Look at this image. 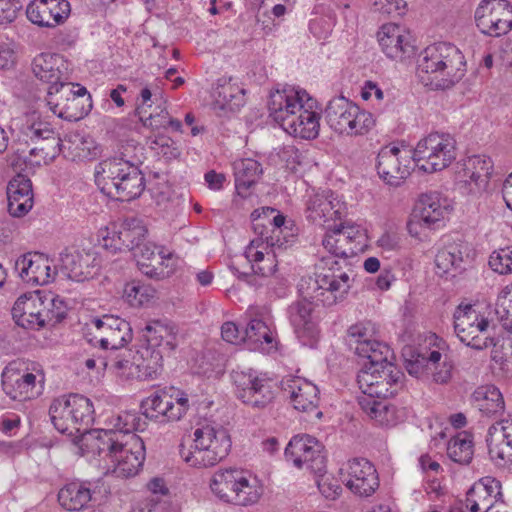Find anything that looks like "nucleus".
I'll list each match as a JSON object with an SVG mask.
<instances>
[{
	"label": "nucleus",
	"mask_w": 512,
	"mask_h": 512,
	"mask_svg": "<svg viewBox=\"0 0 512 512\" xmlns=\"http://www.w3.org/2000/svg\"><path fill=\"white\" fill-rule=\"evenodd\" d=\"M54 427L66 434L87 453L100 457L106 473L119 478L138 474L146 457L143 440L133 430L142 429L145 421L137 413L121 412L111 417L109 429L91 430L94 406L80 394L55 398L49 407Z\"/></svg>",
	"instance_id": "1"
},
{
	"label": "nucleus",
	"mask_w": 512,
	"mask_h": 512,
	"mask_svg": "<svg viewBox=\"0 0 512 512\" xmlns=\"http://www.w3.org/2000/svg\"><path fill=\"white\" fill-rule=\"evenodd\" d=\"M351 287L350 275L346 272L316 273L314 277L302 279L300 291L306 296L289 305L287 314L294 333L303 346L315 348L319 342L320 330L312 316L313 305L307 297L323 306H333L343 301Z\"/></svg>",
	"instance_id": "2"
},
{
	"label": "nucleus",
	"mask_w": 512,
	"mask_h": 512,
	"mask_svg": "<svg viewBox=\"0 0 512 512\" xmlns=\"http://www.w3.org/2000/svg\"><path fill=\"white\" fill-rule=\"evenodd\" d=\"M144 343L133 355L132 360L116 357L111 368L122 378L153 379L163 366V359L177 347V333L173 326L154 321L143 330Z\"/></svg>",
	"instance_id": "3"
},
{
	"label": "nucleus",
	"mask_w": 512,
	"mask_h": 512,
	"mask_svg": "<svg viewBox=\"0 0 512 512\" xmlns=\"http://www.w3.org/2000/svg\"><path fill=\"white\" fill-rule=\"evenodd\" d=\"M22 133L29 141L37 144L30 150V154L41 156L44 162L54 160L64 150L68 151L66 157L74 161L92 159L98 154L94 141L79 133L70 134L62 141L51 123L37 111L26 114Z\"/></svg>",
	"instance_id": "4"
},
{
	"label": "nucleus",
	"mask_w": 512,
	"mask_h": 512,
	"mask_svg": "<svg viewBox=\"0 0 512 512\" xmlns=\"http://www.w3.org/2000/svg\"><path fill=\"white\" fill-rule=\"evenodd\" d=\"M421 81L435 89H448L466 73L462 52L453 44L438 42L426 47L418 59Z\"/></svg>",
	"instance_id": "5"
},
{
	"label": "nucleus",
	"mask_w": 512,
	"mask_h": 512,
	"mask_svg": "<svg viewBox=\"0 0 512 512\" xmlns=\"http://www.w3.org/2000/svg\"><path fill=\"white\" fill-rule=\"evenodd\" d=\"M231 449L230 436L222 427H198L193 432V445H180V456L190 467L208 468L222 461Z\"/></svg>",
	"instance_id": "6"
},
{
	"label": "nucleus",
	"mask_w": 512,
	"mask_h": 512,
	"mask_svg": "<svg viewBox=\"0 0 512 512\" xmlns=\"http://www.w3.org/2000/svg\"><path fill=\"white\" fill-rule=\"evenodd\" d=\"M456 159V141L448 133L433 132L421 138L413 150L412 160L426 172L442 171Z\"/></svg>",
	"instance_id": "7"
},
{
	"label": "nucleus",
	"mask_w": 512,
	"mask_h": 512,
	"mask_svg": "<svg viewBox=\"0 0 512 512\" xmlns=\"http://www.w3.org/2000/svg\"><path fill=\"white\" fill-rule=\"evenodd\" d=\"M324 117L332 130L349 136L364 135L374 126L371 113L343 96L328 102Z\"/></svg>",
	"instance_id": "8"
},
{
	"label": "nucleus",
	"mask_w": 512,
	"mask_h": 512,
	"mask_svg": "<svg viewBox=\"0 0 512 512\" xmlns=\"http://www.w3.org/2000/svg\"><path fill=\"white\" fill-rule=\"evenodd\" d=\"M64 60L58 54L41 53L36 56L32 62V71L34 75L42 82L48 83V98L47 105L53 114L59 118L74 121L79 118L76 113H70L68 106H61L58 98H55L65 87L64 73Z\"/></svg>",
	"instance_id": "9"
},
{
	"label": "nucleus",
	"mask_w": 512,
	"mask_h": 512,
	"mask_svg": "<svg viewBox=\"0 0 512 512\" xmlns=\"http://www.w3.org/2000/svg\"><path fill=\"white\" fill-rule=\"evenodd\" d=\"M141 408L144 418L138 412L137 414L145 421V426L136 431H143L146 428L147 419L161 423L179 421L189 409V400L187 395L179 390H172V393L158 390L142 401ZM134 432L135 430L132 434H135Z\"/></svg>",
	"instance_id": "10"
},
{
	"label": "nucleus",
	"mask_w": 512,
	"mask_h": 512,
	"mask_svg": "<svg viewBox=\"0 0 512 512\" xmlns=\"http://www.w3.org/2000/svg\"><path fill=\"white\" fill-rule=\"evenodd\" d=\"M231 379L236 387L235 394L244 404L253 408L263 409L275 398L276 385L268 377L258 375L249 369L233 370Z\"/></svg>",
	"instance_id": "11"
},
{
	"label": "nucleus",
	"mask_w": 512,
	"mask_h": 512,
	"mask_svg": "<svg viewBox=\"0 0 512 512\" xmlns=\"http://www.w3.org/2000/svg\"><path fill=\"white\" fill-rule=\"evenodd\" d=\"M489 321L472 306L458 307L454 313V330L460 341L467 346L482 350L495 346L496 342L488 334Z\"/></svg>",
	"instance_id": "12"
},
{
	"label": "nucleus",
	"mask_w": 512,
	"mask_h": 512,
	"mask_svg": "<svg viewBox=\"0 0 512 512\" xmlns=\"http://www.w3.org/2000/svg\"><path fill=\"white\" fill-rule=\"evenodd\" d=\"M143 148L133 143H126L118 156H114L100 162L95 171V182L101 192L110 185L116 186L117 182H123L128 172L133 168H139L142 162Z\"/></svg>",
	"instance_id": "13"
},
{
	"label": "nucleus",
	"mask_w": 512,
	"mask_h": 512,
	"mask_svg": "<svg viewBox=\"0 0 512 512\" xmlns=\"http://www.w3.org/2000/svg\"><path fill=\"white\" fill-rule=\"evenodd\" d=\"M366 235L358 226L349 222L329 225L323 239V247L335 257L350 258L363 252Z\"/></svg>",
	"instance_id": "14"
},
{
	"label": "nucleus",
	"mask_w": 512,
	"mask_h": 512,
	"mask_svg": "<svg viewBox=\"0 0 512 512\" xmlns=\"http://www.w3.org/2000/svg\"><path fill=\"white\" fill-rule=\"evenodd\" d=\"M404 374L394 364L382 368L362 369L357 375V383L362 393L388 398L396 395L403 387Z\"/></svg>",
	"instance_id": "15"
},
{
	"label": "nucleus",
	"mask_w": 512,
	"mask_h": 512,
	"mask_svg": "<svg viewBox=\"0 0 512 512\" xmlns=\"http://www.w3.org/2000/svg\"><path fill=\"white\" fill-rule=\"evenodd\" d=\"M285 457L295 467H305L314 474H322L326 471V458L323 454V446L312 436H294L285 449Z\"/></svg>",
	"instance_id": "16"
},
{
	"label": "nucleus",
	"mask_w": 512,
	"mask_h": 512,
	"mask_svg": "<svg viewBox=\"0 0 512 512\" xmlns=\"http://www.w3.org/2000/svg\"><path fill=\"white\" fill-rule=\"evenodd\" d=\"M479 30L499 37L512 29V5L507 0H483L475 11Z\"/></svg>",
	"instance_id": "17"
},
{
	"label": "nucleus",
	"mask_w": 512,
	"mask_h": 512,
	"mask_svg": "<svg viewBox=\"0 0 512 512\" xmlns=\"http://www.w3.org/2000/svg\"><path fill=\"white\" fill-rule=\"evenodd\" d=\"M448 206L447 199L436 191L422 194L407 225L410 235L418 236V227L435 229L448 213Z\"/></svg>",
	"instance_id": "18"
},
{
	"label": "nucleus",
	"mask_w": 512,
	"mask_h": 512,
	"mask_svg": "<svg viewBox=\"0 0 512 512\" xmlns=\"http://www.w3.org/2000/svg\"><path fill=\"white\" fill-rule=\"evenodd\" d=\"M96 334L88 341L99 344L104 350H118L132 340V328L126 320L114 316L104 315L91 320Z\"/></svg>",
	"instance_id": "19"
},
{
	"label": "nucleus",
	"mask_w": 512,
	"mask_h": 512,
	"mask_svg": "<svg viewBox=\"0 0 512 512\" xmlns=\"http://www.w3.org/2000/svg\"><path fill=\"white\" fill-rule=\"evenodd\" d=\"M410 152L397 146H385L377 155V174L387 185L399 186L410 175Z\"/></svg>",
	"instance_id": "20"
},
{
	"label": "nucleus",
	"mask_w": 512,
	"mask_h": 512,
	"mask_svg": "<svg viewBox=\"0 0 512 512\" xmlns=\"http://www.w3.org/2000/svg\"><path fill=\"white\" fill-rule=\"evenodd\" d=\"M306 102H313L306 91L285 88L272 92L268 101L269 116L285 130L292 117Z\"/></svg>",
	"instance_id": "21"
},
{
	"label": "nucleus",
	"mask_w": 512,
	"mask_h": 512,
	"mask_svg": "<svg viewBox=\"0 0 512 512\" xmlns=\"http://www.w3.org/2000/svg\"><path fill=\"white\" fill-rule=\"evenodd\" d=\"M345 471L347 488L360 497H369L379 487V477L374 465L365 458L348 461Z\"/></svg>",
	"instance_id": "22"
},
{
	"label": "nucleus",
	"mask_w": 512,
	"mask_h": 512,
	"mask_svg": "<svg viewBox=\"0 0 512 512\" xmlns=\"http://www.w3.org/2000/svg\"><path fill=\"white\" fill-rule=\"evenodd\" d=\"M148 230L141 219L136 217L126 218L119 226L118 229H113L109 232L106 229V234L103 235V247L110 249L112 252L120 251L124 248L134 250L144 240Z\"/></svg>",
	"instance_id": "23"
},
{
	"label": "nucleus",
	"mask_w": 512,
	"mask_h": 512,
	"mask_svg": "<svg viewBox=\"0 0 512 512\" xmlns=\"http://www.w3.org/2000/svg\"><path fill=\"white\" fill-rule=\"evenodd\" d=\"M493 163L486 155H473L463 162L458 172L461 188L468 193L479 194L486 190L492 173Z\"/></svg>",
	"instance_id": "24"
},
{
	"label": "nucleus",
	"mask_w": 512,
	"mask_h": 512,
	"mask_svg": "<svg viewBox=\"0 0 512 512\" xmlns=\"http://www.w3.org/2000/svg\"><path fill=\"white\" fill-rule=\"evenodd\" d=\"M37 375L20 371L15 363H10L2 372V388L12 400L25 401L35 398L41 393V386L37 388Z\"/></svg>",
	"instance_id": "25"
},
{
	"label": "nucleus",
	"mask_w": 512,
	"mask_h": 512,
	"mask_svg": "<svg viewBox=\"0 0 512 512\" xmlns=\"http://www.w3.org/2000/svg\"><path fill=\"white\" fill-rule=\"evenodd\" d=\"M70 12L68 0H33L26 8L27 18L33 24L48 28L64 23Z\"/></svg>",
	"instance_id": "26"
},
{
	"label": "nucleus",
	"mask_w": 512,
	"mask_h": 512,
	"mask_svg": "<svg viewBox=\"0 0 512 512\" xmlns=\"http://www.w3.org/2000/svg\"><path fill=\"white\" fill-rule=\"evenodd\" d=\"M489 456L500 467L512 463V419L491 425L486 438Z\"/></svg>",
	"instance_id": "27"
},
{
	"label": "nucleus",
	"mask_w": 512,
	"mask_h": 512,
	"mask_svg": "<svg viewBox=\"0 0 512 512\" xmlns=\"http://www.w3.org/2000/svg\"><path fill=\"white\" fill-rule=\"evenodd\" d=\"M59 262L60 271L73 281L83 282L97 272L95 255L85 250L65 249L60 253Z\"/></svg>",
	"instance_id": "28"
},
{
	"label": "nucleus",
	"mask_w": 512,
	"mask_h": 512,
	"mask_svg": "<svg viewBox=\"0 0 512 512\" xmlns=\"http://www.w3.org/2000/svg\"><path fill=\"white\" fill-rule=\"evenodd\" d=\"M16 268L23 281L34 286H43L54 280L56 272L52 270L49 259L41 253H28L16 261Z\"/></svg>",
	"instance_id": "29"
},
{
	"label": "nucleus",
	"mask_w": 512,
	"mask_h": 512,
	"mask_svg": "<svg viewBox=\"0 0 512 512\" xmlns=\"http://www.w3.org/2000/svg\"><path fill=\"white\" fill-rule=\"evenodd\" d=\"M134 250L138 268L144 275L157 280L171 275L170 270L164 269L165 261L171 260V253L164 254L163 248H158L150 242H142Z\"/></svg>",
	"instance_id": "30"
},
{
	"label": "nucleus",
	"mask_w": 512,
	"mask_h": 512,
	"mask_svg": "<svg viewBox=\"0 0 512 512\" xmlns=\"http://www.w3.org/2000/svg\"><path fill=\"white\" fill-rule=\"evenodd\" d=\"M469 246L464 241L448 243L435 256L436 273L441 277H454L465 270Z\"/></svg>",
	"instance_id": "31"
},
{
	"label": "nucleus",
	"mask_w": 512,
	"mask_h": 512,
	"mask_svg": "<svg viewBox=\"0 0 512 512\" xmlns=\"http://www.w3.org/2000/svg\"><path fill=\"white\" fill-rule=\"evenodd\" d=\"M7 199V208L11 216H25L34 205L31 180L22 174L13 177L7 186Z\"/></svg>",
	"instance_id": "32"
},
{
	"label": "nucleus",
	"mask_w": 512,
	"mask_h": 512,
	"mask_svg": "<svg viewBox=\"0 0 512 512\" xmlns=\"http://www.w3.org/2000/svg\"><path fill=\"white\" fill-rule=\"evenodd\" d=\"M282 386L283 392L288 395L294 409L310 412L317 408L319 390L312 382L295 377L284 380Z\"/></svg>",
	"instance_id": "33"
},
{
	"label": "nucleus",
	"mask_w": 512,
	"mask_h": 512,
	"mask_svg": "<svg viewBox=\"0 0 512 512\" xmlns=\"http://www.w3.org/2000/svg\"><path fill=\"white\" fill-rule=\"evenodd\" d=\"M42 296L39 292L20 296L14 303L11 313L16 325L26 330H40L43 328L41 322Z\"/></svg>",
	"instance_id": "34"
},
{
	"label": "nucleus",
	"mask_w": 512,
	"mask_h": 512,
	"mask_svg": "<svg viewBox=\"0 0 512 512\" xmlns=\"http://www.w3.org/2000/svg\"><path fill=\"white\" fill-rule=\"evenodd\" d=\"M378 42L382 51L391 59L402 60L413 52L409 37L396 24H384L378 32Z\"/></svg>",
	"instance_id": "35"
},
{
	"label": "nucleus",
	"mask_w": 512,
	"mask_h": 512,
	"mask_svg": "<svg viewBox=\"0 0 512 512\" xmlns=\"http://www.w3.org/2000/svg\"><path fill=\"white\" fill-rule=\"evenodd\" d=\"M244 475L245 471L237 468L219 469L210 480V489L219 500L235 505Z\"/></svg>",
	"instance_id": "36"
},
{
	"label": "nucleus",
	"mask_w": 512,
	"mask_h": 512,
	"mask_svg": "<svg viewBox=\"0 0 512 512\" xmlns=\"http://www.w3.org/2000/svg\"><path fill=\"white\" fill-rule=\"evenodd\" d=\"M95 483L71 482L58 492L59 504L68 511H80L88 507L95 494Z\"/></svg>",
	"instance_id": "37"
},
{
	"label": "nucleus",
	"mask_w": 512,
	"mask_h": 512,
	"mask_svg": "<svg viewBox=\"0 0 512 512\" xmlns=\"http://www.w3.org/2000/svg\"><path fill=\"white\" fill-rule=\"evenodd\" d=\"M259 240H251L245 249V259L250 263V268L254 274L261 276L262 279H269L276 272L278 262L275 249L277 247L266 246L258 250Z\"/></svg>",
	"instance_id": "38"
},
{
	"label": "nucleus",
	"mask_w": 512,
	"mask_h": 512,
	"mask_svg": "<svg viewBox=\"0 0 512 512\" xmlns=\"http://www.w3.org/2000/svg\"><path fill=\"white\" fill-rule=\"evenodd\" d=\"M361 410L379 425H395L399 419V411L386 398L363 394L358 397Z\"/></svg>",
	"instance_id": "39"
},
{
	"label": "nucleus",
	"mask_w": 512,
	"mask_h": 512,
	"mask_svg": "<svg viewBox=\"0 0 512 512\" xmlns=\"http://www.w3.org/2000/svg\"><path fill=\"white\" fill-rule=\"evenodd\" d=\"M312 108L313 103L306 102L295 116H291V123L284 131L294 137L307 140L315 139L319 134L320 117Z\"/></svg>",
	"instance_id": "40"
},
{
	"label": "nucleus",
	"mask_w": 512,
	"mask_h": 512,
	"mask_svg": "<svg viewBox=\"0 0 512 512\" xmlns=\"http://www.w3.org/2000/svg\"><path fill=\"white\" fill-rule=\"evenodd\" d=\"M244 89L240 88L231 78L218 79L214 89V108L234 112L244 104Z\"/></svg>",
	"instance_id": "41"
},
{
	"label": "nucleus",
	"mask_w": 512,
	"mask_h": 512,
	"mask_svg": "<svg viewBox=\"0 0 512 512\" xmlns=\"http://www.w3.org/2000/svg\"><path fill=\"white\" fill-rule=\"evenodd\" d=\"M145 189V177L139 168H133L128 172L125 181L117 182L116 186L105 187L104 193L108 197L118 201H131L138 198Z\"/></svg>",
	"instance_id": "42"
},
{
	"label": "nucleus",
	"mask_w": 512,
	"mask_h": 512,
	"mask_svg": "<svg viewBox=\"0 0 512 512\" xmlns=\"http://www.w3.org/2000/svg\"><path fill=\"white\" fill-rule=\"evenodd\" d=\"M473 400L479 411L487 417H498L504 413L502 393L494 385L478 387L473 393Z\"/></svg>",
	"instance_id": "43"
},
{
	"label": "nucleus",
	"mask_w": 512,
	"mask_h": 512,
	"mask_svg": "<svg viewBox=\"0 0 512 512\" xmlns=\"http://www.w3.org/2000/svg\"><path fill=\"white\" fill-rule=\"evenodd\" d=\"M261 173V165L254 159L247 158L236 161L234 176L237 193L246 197L249 188L257 182Z\"/></svg>",
	"instance_id": "44"
},
{
	"label": "nucleus",
	"mask_w": 512,
	"mask_h": 512,
	"mask_svg": "<svg viewBox=\"0 0 512 512\" xmlns=\"http://www.w3.org/2000/svg\"><path fill=\"white\" fill-rule=\"evenodd\" d=\"M273 335L266 323L260 319H252L245 328V343L250 350L269 352L273 346Z\"/></svg>",
	"instance_id": "45"
},
{
	"label": "nucleus",
	"mask_w": 512,
	"mask_h": 512,
	"mask_svg": "<svg viewBox=\"0 0 512 512\" xmlns=\"http://www.w3.org/2000/svg\"><path fill=\"white\" fill-rule=\"evenodd\" d=\"M355 353L369 360V365L364 369L382 368L386 364H393L389 359L392 358V351L388 345L373 340L370 343H363L354 347Z\"/></svg>",
	"instance_id": "46"
},
{
	"label": "nucleus",
	"mask_w": 512,
	"mask_h": 512,
	"mask_svg": "<svg viewBox=\"0 0 512 512\" xmlns=\"http://www.w3.org/2000/svg\"><path fill=\"white\" fill-rule=\"evenodd\" d=\"M493 492L491 485L475 483L467 492L466 507L470 512H489L495 503Z\"/></svg>",
	"instance_id": "47"
},
{
	"label": "nucleus",
	"mask_w": 512,
	"mask_h": 512,
	"mask_svg": "<svg viewBox=\"0 0 512 512\" xmlns=\"http://www.w3.org/2000/svg\"><path fill=\"white\" fill-rule=\"evenodd\" d=\"M472 436L463 431L450 439L447 445L449 458L459 464H469L473 458Z\"/></svg>",
	"instance_id": "48"
},
{
	"label": "nucleus",
	"mask_w": 512,
	"mask_h": 512,
	"mask_svg": "<svg viewBox=\"0 0 512 512\" xmlns=\"http://www.w3.org/2000/svg\"><path fill=\"white\" fill-rule=\"evenodd\" d=\"M42 324L43 328L47 325L54 326L61 322L67 314V307L63 300L52 295L42 296Z\"/></svg>",
	"instance_id": "49"
},
{
	"label": "nucleus",
	"mask_w": 512,
	"mask_h": 512,
	"mask_svg": "<svg viewBox=\"0 0 512 512\" xmlns=\"http://www.w3.org/2000/svg\"><path fill=\"white\" fill-rule=\"evenodd\" d=\"M263 493L262 486L257 478L245 472L236 498L237 506H249L258 502Z\"/></svg>",
	"instance_id": "50"
},
{
	"label": "nucleus",
	"mask_w": 512,
	"mask_h": 512,
	"mask_svg": "<svg viewBox=\"0 0 512 512\" xmlns=\"http://www.w3.org/2000/svg\"><path fill=\"white\" fill-rule=\"evenodd\" d=\"M276 212L271 207L256 209L251 214L252 228L257 235L253 240H259V248L266 246L265 236H271L270 216Z\"/></svg>",
	"instance_id": "51"
},
{
	"label": "nucleus",
	"mask_w": 512,
	"mask_h": 512,
	"mask_svg": "<svg viewBox=\"0 0 512 512\" xmlns=\"http://www.w3.org/2000/svg\"><path fill=\"white\" fill-rule=\"evenodd\" d=\"M135 113L144 127L150 128L153 131L167 128L169 113L165 108L157 106L154 111L149 112L148 110H143V107H136Z\"/></svg>",
	"instance_id": "52"
},
{
	"label": "nucleus",
	"mask_w": 512,
	"mask_h": 512,
	"mask_svg": "<svg viewBox=\"0 0 512 512\" xmlns=\"http://www.w3.org/2000/svg\"><path fill=\"white\" fill-rule=\"evenodd\" d=\"M332 191H323L311 196L307 201L306 218L314 224H323V210L328 207Z\"/></svg>",
	"instance_id": "53"
},
{
	"label": "nucleus",
	"mask_w": 512,
	"mask_h": 512,
	"mask_svg": "<svg viewBox=\"0 0 512 512\" xmlns=\"http://www.w3.org/2000/svg\"><path fill=\"white\" fill-rule=\"evenodd\" d=\"M285 220V216L279 213L277 210L270 216L269 225L271 228V236H265L266 249L269 246L281 249L287 242L286 237L282 236L284 230L287 229V227L284 226Z\"/></svg>",
	"instance_id": "54"
},
{
	"label": "nucleus",
	"mask_w": 512,
	"mask_h": 512,
	"mask_svg": "<svg viewBox=\"0 0 512 512\" xmlns=\"http://www.w3.org/2000/svg\"><path fill=\"white\" fill-rule=\"evenodd\" d=\"M489 266L501 275L512 273V245L494 251L489 257Z\"/></svg>",
	"instance_id": "55"
},
{
	"label": "nucleus",
	"mask_w": 512,
	"mask_h": 512,
	"mask_svg": "<svg viewBox=\"0 0 512 512\" xmlns=\"http://www.w3.org/2000/svg\"><path fill=\"white\" fill-rule=\"evenodd\" d=\"M153 290L140 282H130L124 288V296L133 306H141L153 297Z\"/></svg>",
	"instance_id": "56"
},
{
	"label": "nucleus",
	"mask_w": 512,
	"mask_h": 512,
	"mask_svg": "<svg viewBox=\"0 0 512 512\" xmlns=\"http://www.w3.org/2000/svg\"><path fill=\"white\" fill-rule=\"evenodd\" d=\"M150 147L168 159H176L181 155L178 144L164 134H158L150 140Z\"/></svg>",
	"instance_id": "57"
},
{
	"label": "nucleus",
	"mask_w": 512,
	"mask_h": 512,
	"mask_svg": "<svg viewBox=\"0 0 512 512\" xmlns=\"http://www.w3.org/2000/svg\"><path fill=\"white\" fill-rule=\"evenodd\" d=\"M374 330L370 323H357L348 329L349 345L352 349L363 343L372 342Z\"/></svg>",
	"instance_id": "58"
},
{
	"label": "nucleus",
	"mask_w": 512,
	"mask_h": 512,
	"mask_svg": "<svg viewBox=\"0 0 512 512\" xmlns=\"http://www.w3.org/2000/svg\"><path fill=\"white\" fill-rule=\"evenodd\" d=\"M345 212V205L334 195L328 201V207L323 210V224H319L328 231L329 225L339 224Z\"/></svg>",
	"instance_id": "59"
},
{
	"label": "nucleus",
	"mask_w": 512,
	"mask_h": 512,
	"mask_svg": "<svg viewBox=\"0 0 512 512\" xmlns=\"http://www.w3.org/2000/svg\"><path fill=\"white\" fill-rule=\"evenodd\" d=\"M345 212V205L334 195L328 201V207L323 210V224H319L328 231L329 225L339 224Z\"/></svg>",
	"instance_id": "60"
},
{
	"label": "nucleus",
	"mask_w": 512,
	"mask_h": 512,
	"mask_svg": "<svg viewBox=\"0 0 512 512\" xmlns=\"http://www.w3.org/2000/svg\"><path fill=\"white\" fill-rule=\"evenodd\" d=\"M317 475L320 477V479L317 480L318 489L324 497L327 499H335L340 495L342 488L337 480L325 476L324 473Z\"/></svg>",
	"instance_id": "61"
},
{
	"label": "nucleus",
	"mask_w": 512,
	"mask_h": 512,
	"mask_svg": "<svg viewBox=\"0 0 512 512\" xmlns=\"http://www.w3.org/2000/svg\"><path fill=\"white\" fill-rule=\"evenodd\" d=\"M433 380L439 384H446L452 377L453 363L447 354H444V359L440 365L433 367Z\"/></svg>",
	"instance_id": "62"
},
{
	"label": "nucleus",
	"mask_w": 512,
	"mask_h": 512,
	"mask_svg": "<svg viewBox=\"0 0 512 512\" xmlns=\"http://www.w3.org/2000/svg\"><path fill=\"white\" fill-rule=\"evenodd\" d=\"M87 93L86 88L80 87L76 92L72 91V89L69 87V84L65 83V87L60 90L59 94L55 96V98L59 99V102L61 103V106H68L69 112L71 106L78 103V97L83 96Z\"/></svg>",
	"instance_id": "63"
},
{
	"label": "nucleus",
	"mask_w": 512,
	"mask_h": 512,
	"mask_svg": "<svg viewBox=\"0 0 512 512\" xmlns=\"http://www.w3.org/2000/svg\"><path fill=\"white\" fill-rule=\"evenodd\" d=\"M221 335L224 341L231 344L245 342V331L241 332L234 322H225L221 327Z\"/></svg>",
	"instance_id": "64"
}]
</instances>
